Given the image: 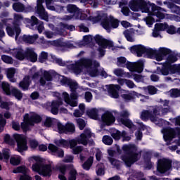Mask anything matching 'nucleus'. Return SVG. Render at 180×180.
<instances>
[{
  "mask_svg": "<svg viewBox=\"0 0 180 180\" xmlns=\"http://www.w3.org/2000/svg\"><path fill=\"white\" fill-rule=\"evenodd\" d=\"M119 20L112 16L110 18L106 16L101 20V26L108 33H110L112 29H117L119 27Z\"/></svg>",
  "mask_w": 180,
  "mask_h": 180,
  "instance_id": "nucleus-2",
  "label": "nucleus"
},
{
  "mask_svg": "<svg viewBox=\"0 0 180 180\" xmlns=\"http://www.w3.org/2000/svg\"><path fill=\"white\" fill-rule=\"evenodd\" d=\"M143 91L145 92H148L149 95H155V94H157L158 91V89L155 88L154 86L149 85L143 87Z\"/></svg>",
  "mask_w": 180,
  "mask_h": 180,
  "instance_id": "nucleus-42",
  "label": "nucleus"
},
{
  "mask_svg": "<svg viewBox=\"0 0 180 180\" xmlns=\"http://www.w3.org/2000/svg\"><path fill=\"white\" fill-rule=\"evenodd\" d=\"M91 137H92L91 130L85 129L84 130V133L80 134V138L77 139L78 144H82L83 146H88V143H89V144H92L94 143V140L89 141Z\"/></svg>",
  "mask_w": 180,
  "mask_h": 180,
  "instance_id": "nucleus-8",
  "label": "nucleus"
},
{
  "mask_svg": "<svg viewBox=\"0 0 180 180\" xmlns=\"http://www.w3.org/2000/svg\"><path fill=\"white\" fill-rule=\"evenodd\" d=\"M19 30L20 31H18V30H16V27H15V25L7 26L6 27V33L8 36H10V37H13V36H15V40H18V39L22 32V30L20 28H19Z\"/></svg>",
  "mask_w": 180,
  "mask_h": 180,
  "instance_id": "nucleus-15",
  "label": "nucleus"
},
{
  "mask_svg": "<svg viewBox=\"0 0 180 180\" xmlns=\"http://www.w3.org/2000/svg\"><path fill=\"white\" fill-rule=\"evenodd\" d=\"M53 174V167L51 164H44L42 165V167L41 172H39V175L42 176H51Z\"/></svg>",
  "mask_w": 180,
  "mask_h": 180,
  "instance_id": "nucleus-16",
  "label": "nucleus"
},
{
  "mask_svg": "<svg viewBox=\"0 0 180 180\" xmlns=\"http://www.w3.org/2000/svg\"><path fill=\"white\" fill-rule=\"evenodd\" d=\"M25 58L31 63H36L37 61V53L32 49L27 48L25 51Z\"/></svg>",
  "mask_w": 180,
  "mask_h": 180,
  "instance_id": "nucleus-18",
  "label": "nucleus"
},
{
  "mask_svg": "<svg viewBox=\"0 0 180 180\" xmlns=\"http://www.w3.org/2000/svg\"><path fill=\"white\" fill-rule=\"evenodd\" d=\"M66 8L68 13H71L73 15L79 14V8L74 4H68Z\"/></svg>",
  "mask_w": 180,
  "mask_h": 180,
  "instance_id": "nucleus-32",
  "label": "nucleus"
},
{
  "mask_svg": "<svg viewBox=\"0 0 180 180\" xmlns=\"http://www.w3.org/2000/svg\"><path fill=\"white\" fill-rule=\"evenodd\" d=\"M166 32L168 34H176V27L174 25H168V27L166 29Z\"/></svg>",
  "mask_w": 180,
  "mask_h": 180,
  "instance_id": "nucleus-63",
  "label": "nucleus"
},
{
  "mask_svg": "<svg viewBox=\"0 0 180 180\" xmlns=\"http://www.w3.org/2000/svg\"><path fill=\"white\" fill-rule=\"evenodd\" d=\"M48 58H49V53L42 51L39 54L38 60H39V63H43L46 62V60H47Z\"/></svg>",
  "mask_w": 180,
  "mask_h": 180,
  "instance_id": "nucleus-50",
  "label": "nucleus"
},
{
  "mask_svg": "<svg viewBox=\"0 0 180 180\" xmlns=\"http://www.w3.org/2000/svg\"><path fill=\"white\" fill-rule=\"evenodd\" d=\"M123 34L127 39V41H129L130 43H133L134 41V39L131 36V32H130L129 30L124 31Z\"/></svg>",
  "mask_w": 180,
  "mask_h": 180,
  "instance_id": "nucleus-51",
  "label": "nucleus"
},
{
  "mask_svg": "<svg viewBox=\"0 0 180 180\" xmlns=\"http://www.w3.org/2000/svg\"><path fill=\"white\" fill-rule=\"evenodd\" d=\"M43 118L39 114H34L30 117V125L34 126V124L41 123Z\"/></svg>",
  "mask_w": 180,
  "mask_h": 180,
  "instance_id": "nucleus-27",
  "label": "nucleus"
},
{
  "mask_svg": "<svg viewBox=\"0 0 180 180\" xmlns=\"http://www.w3.org/2000/svg\"><path fill=\"white\" fill-rule=\"evenodd\" d=\"M157 53V49H153L152 48H145V54L148 56V58H153V57L155 56V53Z\"/></svg>",
  "mask_w": 180,
  "mask_h": 180,
  "instance_id": "nucleus-44",
  "label": "nucleus"
},
{
  "mask_svg": "<svg viewBox=\"0 0 180 180\" xmlns=\"http://www.w3.org/2000/svg\"><path fill=\"white\" fill-rule=\"evenodd\" d=\"M130 51L133 54H136L137 57H143V54H146V46L139 44L131 46Z\"/></svg>",
  "mask_w": 180,
  "mask_h": 180,
  "instance_id": "nucleus-13",
  "label": "nucleus"
},
{
  "mask_svg": "<svg viewBox=\"0 0 180 180\" xmlns=\"http://www.w3.org/2000/svg\"><path fill=\"white\" fill-rule=\"evenodd\" d=\"M79 63L82 65V68H85L86 70L92 68V65H94V61H92V59L89 58H82Z\"/></svg>",
  "mask_w": 180,
  "mask_h": 180,
  "instance_id": "nucleus-22",
  "label": "nucleus"
},
{
  "mask_svg": "<svg viewBox=\"0 0 180 180\" xmlns=\"http://www.w3.org/2000/svg\"><path fill=\"white\" fill-rule=\"evenodd\" d=\"M169 72L170 74H172V65H169V64L164 62L162 63V68L158 66L157 69L153 72V74H157L158 75H164L165 77H167V75H169Z\"/></svg>",
  "mask_w": 180,
  "mask_h": 180,
  "instance_id": "nucleus-9",
  "label": "nucleus"
},
{
  "mask_svg": "<svg viewBox=\"0 0 180 180\" xmlns=\"http://www.w3.org/2000/svg\"><path fill=\"white\" fill-rule=\"evenodd\" d=\"M89 75L93 78H94L95 77H98V75H99V70H98V68H96L93 69L90 68V70H89Z\"/></svg>",
  "mask_w": 180,
  "mask_h": 180,
  "instance_id": "nucleus-60",
  "label": "nucleus"
},
{
  "mask_svg": "<svg viewBox=\"0 0 180 180\" xmlns=\"http://www.w3.org/2000/svg\"><path fill=\"white\" fill-rule=\"evenodd\" d=\"M165 141H172L174 139H176L178 136H180V127L172 128L167 127L163 128L162 130Z\"/></svg>",
  "mask_w": 180,
  "mask_h": 180,
  "instance_id": "nucleus-3",
  "label": "nucleus"
},
{
  "mask_svg": "<svg viewBox=\"0 0 180 180\" xmlns=\"http://www.w3.org/2000/svg\"><path fill=\"white\" fill-rule=\"evenodd\" d=\"M60 82L63 85H68V86L70 87L71 92H75V91H77V82H72V79L63 77Z\"/></svg>",
  "mask_w": 180,
  "mask_h": 180,
  "instance_id": "nucleus-20",
  "label": "nucleus"
},
{
  "mask_svg": "<svg viewBox=\"0 0 180 180\" xmlns=\"http://www.w3.org/2000/svg\"><path fill=\"white\" fill-rule=\"evenodd\" d=\"M39 39V34H35L34 35H26L24 34L22 36V40L25 43H27L28 44H33L36 40Z\"/></svg>",
  "mask_w": 180,
  "mask_h": 180,
  "instance_id": "nucleus-23",
  "label": "nucleus"
},
{
  "mask_svg": "<svg viewBox=\"0 0 180 180\" xmlns=\"http://www.w3.org/2000/svg\"><path fill=\"white\" fill-rule=\"evenodd\" d=\"M20 162H22V158L20 156H11L10 158V164L13 165V167H18V165H20Z\"/></svg>",
  "mask_w": 180,
  "mask_h": 180,
  "instance_id": "nucleus-37",
  "label": "nucleus"
},
{
  "mask_svg": "<svg viewBox=\"0 0 180 180\" xmlns=\"http://www.w3.org/2000/svg\"><path fill=\"white\" fill-rule=\"evenodd\" d=\"M176 61H178V57L175 53H171L167 56L165 63L168 64L169 65H173L172 64H174V63H176Z\"/></svg>",
  "mask_w": 180,
  "mask_h": 180,
  "instance_id": "nucleus-33",
  "label": "nucleus"
},
{
  "mask_svg": "<svg viewBox=\"0 0 180 180\" xmlns=\"http://www.w3.org/2000/svg\"><path fill=\"white\" fill-rule=\"evenodd\" d=\"M101 119L103 123H105L107 126H110V124H112V123L116 122L115 115H113V113L110 111H105L104 114H103Z\"/></svg>",
  "mask_w": 180,
  "mask_h": 180,
  "instance_id": "nucleus-10",
  "label": "nucleus"
},
{
  "mask_svg": "<svg viewBox=\"0 0 180 180\" xmlns=\"http://www.w3.org/2000/svg\"><path fill=\"white\" fill-rule=\"evenodd\" d=\"M13 174H27V167L25 165L18 166L13 169Z\"/></svg>",
  "mask_w": 180,
  "mask_h": 180,
  "instance_id": "nucleus-36",
  "label": "nucleus"
},
{
  "mask_svg": "<svg viewBox=\"0 0 180 180\" xmlns=\"http://www.w3.org/2000/svg\"><path fill=\"white\" fill-rule=\"evenodd\" d=\"M117 120L119 123H121V124H123L124 126H125V127H127L128 129H131L133 126H134L133 122L129 118H118Z\"/></svg>",
  "mask_w": 180,
  "mask_h": 180,
  "instance_id": "nucleus-29",
  "label": "nucleus"
},
{
  "mask_svg": "<svg viewBox=\"0 0 180 180\" xmlns=\"http://www.w3.org/2000/svg\"><path fill=\"white\" fill-rule=\"evenodd\" d=\"M13 139L17 143V151L18 153H23V151H27V139L26 136L22 134H14Z\"/></svg>",
  "mask_w": 180,
  "mask_h": 180,
  "instance_id": "nucleus-6",
  "label": "nucleus"
},
{
  "mask_svg": "<svg viewBox=\"0 0 180 180\" xmlns=\"http://www.w3.org/2000/svg\"><path fill=\"white\" fill-rule=\"evenodd\" d=\"M48 150L51 152L52 155H56L58 158H63L64 157V150L59 149L58 147L53 143L49 145Z\"/></svg>",
  "mask_w": 180,
  "mask_h": 180,
  "instance_id": "nucleus-12",
  "label": "nucleus"
},
{
  "mask_svg": "<svg viewBox=\"0 0 180 180\" xmlns=\"http://www.w3.org/2000/svg\"><path fill=\"white\" fill-rule=\"evenodd\" d=\"M32 84V80H30V76L25 75L22 80L19 83V88H21L23 91H28L29 86Z\"/></svg>",
  "mask_w": 180,
  "mask_h": 180,
  "instance_id": "nucleus-19",
  "label": "nucleus"
},
{
  "mask_svg": "<svg viewBox=\"0 0 180 180\" xmlns=\"http://www.w3.org/2000/svg\"><path fill=\"white\" fill-rule=\"evenodd\" d=\"M135 149H136V146H134V145H131V146L124 145L122 146V150H123V151L125 152L126 155H127L128 154L131 153V151H133V150H135Z\"/></svg>",
  "mask_w": 180,
  "mask_h": 180,
  "instance_id": "nucleus-48",
  "label": "nucleus"
},
{
  "mask_svg": "<svg viewBox=\"0 0 180 180\" xmlns=\"http://www.w3.org/2000/svg\"><path fill=\"white\" fill-rule=\"evenodd\" d=\"M126 131H122V132L118 129H114L112 133L111 134V136L114 140H120L122 137L124 139V136H126Z\"/></svg>",
  "mask_w": 180,
  "mask_h": 180,
  "instance_id": "nucleus-28",
  "label": "nucleus"
},
{
  "mask_svg": "<svg viewBox=\"0 0 180 180\" xmlns=\"http://www.w3.org/2000/svg\"><path fill=\"white\" fill-rule=\"evenodd\" d=\"M155 28L157 29V30H159V32H165V30L168 29V23H156L155 25Z\"/></svg>",
  "mask_w": 180,
  "mask_h": 180,
  "instance_id": "nucleus-46",
  "label": "nucleus"
},
{
  "mask_svg": "<svg viewBox=\"0 0 180 180\" xmlns=\"http://www.w3.org/2000/svg\"><path fill=\"white\" fill-rule=\"evenodd\" d=\"M1 160H5L6 162H9L11 155L9 154V149H3V153H1Z\"/></svg>",
  "mask_w": 180,
  "mask_h": 180,
  "instance_id": "nucleus-47",
  "label": "nucleus"
},
{
  "mask_svg": "<svg viewBox=\"0 0 180 180\" xmlns=\"http://www.w3.org/2000/svg\"><path fill=\"white\" fill-rule=\"evenodd\" d=\"M54 143L58 147H64L65 148L69 147L68 141L65 139H61L60 140H56Z\"/></svg>",
  "mask_w": 180,
  "mask_h": 180,
  "instance_id": "nucleus-43",
  "label": "nucleus"
},
{
  "mask_svg": "<svg viewBox=\"0 0 180 180\" xmlns=\"http://www.w3.org/2000/svg\"><path fill=\"white\" fill-rule=\"evenodd\" d=\"M86 115L91 119H94V120H98V110L96 108H92L91 110L86 111Z\"/></svg>",
  "mask_w": 180,
  "mask_h": 180,
  "instance_id": "nucleus-39",
  "label": "nucleus"
},
{
  "mask_svg": "<svg viewBox=\"0 0 180 180\" xmlns=\"http://www.w3.org/2000/svg\"><path fill=\"white\" fill-rule=\"evenodd\" d=\"M159 51L163 55V57H167V56H169L172 51L168 48H160Z\"/></svg>",
  "mask_w": 180,
  "mask_h": 180,
  "instance_id": "nucleus-59",
  "label": "nucleus"
},
{
  "mask_svg": "<svg viewBox=\"0 0 180 180\" xmlns=\"http://www.w3.org/2000/svg\"><path fill=\"white\" fill-rule=\"evenodd\" d=\"M61 104V101H53L51 104V113L52 115H58V108Z\"/></svg>",
  "mask_w": 180,
  "mask_h": 180,
  "instance_id": "nucleus-26",
  "label": "nucleus"
},
{
  "mask_svg": "<svg viewBox=\"0 0 180 180\" xmlns=\"http://www.w3.org/2000/svg\"><path fill=\"white\" fill-rule=\"evenodd\" d=\"M161 109H162V106L155 105L152 108L150 111L151 112L152 115L157 117V116H160V113H161Z\"/></svg>",
  "mask_w": 180,
  "mask_h": 180,
  "instance_id": "nucleus-45",
  "label": "nucleus"
},
{
  "mask_svg": "<svg viewBox=\"0 0 180 180\" xmlns=\"http://www.w3.org/2000/svg\"><path fill=\"white\" fill-rule=\"evenodd\" d=\"M15 74H16V69L15 68H8L6 70V76L10 82H16V78H15Z\"/></svg>",
  "mask_w": 180,
  "mask_h": 180,
  "instance_id": "nucleus-24",
  "label": "nucleus"
},
{
  "mask_svg": "<svg viewBox=\"0 0 180 180\" xmlns=\"http://www.w3.org/2000/svg\"><path fill=\"white\" fill-rule=\"evenodd\" d=\"M172 74H179L180 75V64L172 65Z\"/></svg>",
  "mask_w": 180,
  "mask_h": 180,
  "instance_id": "nucleus-62",
  "label": "nucleus"
},
{
  "mask_svg": "<svg viewBox=\"0 0 180 180\" xmlns=\"http://www.w3.org/2000/svg\"><path fill=\"white\" fill-rule=\"evenodd\" d=\"M70 68L75 72V74H81L82 72V66L81 65V63L77 62L75 64H71L70 65Z\"/></svg>",
  "mask_w": 180,
  "mask_h": 180,
  "instance_id": "nucleus-30",
  "label": "nucleus"
},
{
  "mask_svg": "<svg viewBox=\"0 0 180 180\" xmlns=\"http://www.w3.org/2000/svg\"><path fill=\"white\" fill-rule=\"evenodd\" d=\"M77 172L75 169H72L69 172L68 180H77Z\"/></svg>",
  "mask_w": 180,
  "mask_h": 180,
  "instance_id": "nucleus-56",
  "label": "nucleus"
},
{
  "mask_svg": "<svg viewBox=\"0 0 180 180\" xmlns=\"http://www.w3.org/2000/svg\"><path fill=\"white\" fill-rule=\"evenodd\" d=\"M102 141L105 146H112V144H113V139L108 135L103 136Z\"/></svg>",
  "mask_w": 180,
  "mask_h": 180,
  "instance_id": "nucleus-49",
  "label": "nucleus"
},
{
  "mask_svg": "<svg viewBox=\"0 0 180 180\" xmlns=\"http://www.w3.org/2000/svg\"><path fill=\"white\" fill-rule=\"evenodd\" d=\"M37 11L39 16L47 18V15H46V9H44V7L43 6H37Z\"/></svg>",
  "mask_w": 180,
  "mask_h": 180,
  "instance_id": "nucleus-57",
  "label": "nucleus"
},
{
  "mask_svg": "<svg viewBox=\"0 0 180 180\" xmlns=\"http://www.w3.org/2000/svg\"><path fill=\"white\" fill-rule=\"evenodd\" d=\"M129 6L133 12H139L140 10L143 13H150L151 4L146 0H131Z\"/></svg>",
  "mask_w": 180,
  "mask_h": 180,
  "instance_id": "nucleus-1",
  "label": "nucleus"
},
{
  "mask_svg": "<svg viewBox=\"0 0 180 180\" xmlns=\"http://www.w3.org/2000/svg\"><path fill=\"white\" fill-rule=\"evenodd\" d=\"M40 20L36 18V16L32 15L31 17V20H30V26L31 29H34V26H37L40 23Z\"/></svg>",
  "mask_w": 180,
  "mask_h": 180,
  "instance_id": "nucleus-55",
  "label": "nucleus"
},
{
  "mask_svg": "<svg viewBox=\"0 0 180 180\" xmlns=\"http://www.w3.org/2000/svg\"><path fill=\"white\" fill-rule=\"evenodd\" d=\"M57 127L59 134H65V125L63 124L61 122H58Z\"/></svg>",
  "mask_w": 180,
  "mask_h": 180,
  "instance_id": "nucleus-61",
  "label": "nucleus"
},
{
  "mask_svg": "<svg viewBox=\"0 0 180 180\" xmlns=\"http://www.w3.org/2000/svg\"><path fill=\"white\" fill-rule=\"evenodd\" d=\"M23 20V16L20 14L14 15V19L13 21V26H15L17 32H19L20 29V25H22V21Z\"/></svg>",
  "mask_w": 180,
  "mask_h": 180,
  "instance_id": "nucleus-21",
  "label": "nucleus"
},
{
  "mask_svg": "<svg viewBox=\"0 0 180 180\" xmlns=\"http://www.w3.org/2000/svg\"><path fill=\"white\" fill-rule=\"evenodd\" d=\"M65 134H68V133H75V125L73 123L68 122L65 125Z\"/></svg>",
  "mask_w": 180,
  "mask_h": 180,
  "instance_id": "nucleus-40",
  "label": "nucleus"
},
{
  "mask_svg": "<svg viewBox=\"0 0 180 180\" xmlns=\"http://www.w3.org/2000/svg\"><path fill=\"white\" fill-rule=\"evenodd\" d=\"M11 95L15 96V99H18V101H22V98H23V94L16 87H11Z\"/></svg>",
  "mask_w": 180,
  "mask_h": 180,
  "instance_id": "nucleus-31",
  "label": "nucleus"
},
{
  "mask_svg": "<svg viewBox=\"0 0 180 180\" xmlns=\"http://www.w3.org/2000/svg\"><path fill=\"white\" fill-rule=\"evenodd\" d=\"M144 70V63L143 61H139L135 63L133 72H138V74H141Z\"/></svg>",
  "mask_w": 180,
  "mask_h": 180,
  "instance_id": "nucleus-38",
  "label": "nucleus"
},
{
  "mask_svg": "<svg viewBox=\"0 0 180 180\" xmlns=\"http://www.w3.org/2000/svg\"><path fill=\"white\" fill-rule=\"evenodd\" d=\"M170 95L172 98H179L180 96V89H172L171 90Z\"/></svg>",
  "mask_w": 180,
  "mask_h": 180,
  "instance_id": "nucleus-64",
  "label": "nucleus"
},
{
  "mask_svg": "<svg viewBox=\"0 0 180 180\" xmlns=\"http://www.w3.org/2000/svg\"><path fill=\"white\" fill-rule=\"evenodd\" d=\"M12 8L15 12H25V4L20 1L13 3Z\"/></svg>",
  "mask_w": 180,
  "mask_h": 180,
  "instance_id": "nucleus-34",
  "label": "nucleus"
},
{
  "mask_svg": "<svg viewBox=\"0 0 180 180\" xmlns=\"http://www.w3.org/2000/svg\"><path fill=\"white\" fill-rule=\"evenodd\" d=\"M141 119L142 120H148V119H150V122H153V123H157V117H155L150 110L142 111Z\"/></svg>",
  "mask_w": 180,
  "mask_h": 180,
  "instance_id": "nucleus-17",
  "label": "nucleus"
},
{
  "mask_svg": "<svg viewBox=\"0 0 180 180\" xmlns=\"http://www.w3.org/2000/svg\"><path fill=\"white\" fill-rule=\"evenodd\" d=\"M108 160L111 164V165H114L117 169L120 168V161L116 160L115 158H108Z\"/></svg>",
  "mask_w": 180,
  "mask_h": 180,
  "instance_id": "nucleus-54",
  "label": "nucleus"
},
{
  "mask_svg": "<svg viewBox=\"0 0 180 180\" xmlns=\"http://www.w3.org/2000/svg\"><path fill=\"white\" fill-rule=\"evenodd\" d=\"M4 142L6 144H9L10 146H13L15 144V139L11 137V135L6 134L4 136Z\"/></svg>",
  "mask_w": 180,
  "mask_h": 180,
  "instance_id": "nucleus-53",
  "label": "nucleus"
},
{
  "mask_svg": "<svg viewBox=\"0 0 180 180\" xmlns=\"http://www.w3.org/2000/svg\"><path fill=\"white\" fill-rule=\"evenodd\" d=\"M9 52L20 61H23V60L26 58V51H23L22 49H10Z\"/></svg>",
  "mask_w": 180,
  "mask_h": 180,
  "instance_id": "nucleus-14",
  "label": "nucleus"
},
{
  "mask_svg": "<svg viewBox=\"0 0 180 180\" xmlns=\"http://www.w3.org/2000/svg\"><path fill=\"white\" fill-rule=\"evenodd\" d=\"M96 172L98 176L105 175V165L103 163L98 164L96 166Z\"/></svg>",
  "mask_w": 180,
  "mask_h": 180,
  "instance_id": "nucleus-41",
  "label": "nucleus"
},
{
  "mask_svg": "<svg viewBox=\"0 0 180 180\" xmlns=\"http://www.w3.org/2000/svg\"><path fill=\"white\" fill-rule=\"evenodd\" d=\"M172 167V160L169 159H160L158 162L156 175L160 174H165V172L169 171Z\"/></svg>",
  "mask_w": 180,
  "mask_h": 180,
  "instance_id": "nucleus-5",
  "label": "nucleus"
},
{
  "mask_svg": "<svg viewBox=\"0 0 180 180\" xmlns=\"http://www.w3.org/2000/svg\"><path fill=\"white\" fill-rule=\"evenodd\" d=\"M1 88L4 95H6L7 96H11L12 89L11 88V84H9L8 82H2L1 84Z\"/></svg>",
  "mask_w": 180,
  "mask_h": 180,
  "instance_id": "nucleus-25",
  "label": "nucleus"
},
{
  "mask_svg": "<svg viewBox=\"0 0 180 180\" xmlns=\"http://www.w3.org/2000/svg\"><path fill=\"white\" fill-rule=\"evenodd\" d=\"M137 148H135L134 150H131L127 155L122 156V160L124 162L125 165L130 168L134 162H137L140 160V154L137 152Z\"/></svg>",
  "mask_w": 180,
  "mask_h": 180,
  "instance_id": "nucleus-4",
  "label": "nucleus"
},
{
  "mask_svg": "<svg viewBox=\"0 0 180 180\" xmlns=\"http://www.w3.org/2000/svg\"><path fill=\"white\" fill-rule=\"evenodd\" d=\"M120 85L110 84L108 88V92L111 98L117 99L119 98V91H120Z\"/></svg>",
  "mask_w": 180,
  "mask_h": 180,
  "instance_id": "nucleus-11",
  "label": "nucleus"
},
{
  "mask_svg": "<svg viewBox=\"0 0 180 180\" xmlns=\"http://www.w3.org/2000/svg\"><path fill=\"white\" fill-rule=\"evenodd\" d=\"M1 60L4 61V63H6V64H13V58L11 56H8L6 55L1 56Z\"/></svg>",
  "mask_w": 180,
  "mask_h": 180,
  "instance_id": "nucleus-58",
  "label": "nucleus"
},
{
  "mask_svg": "<svg viewBox=\"0 0 180 180\" xmlns=\"http://www.w3.org/2000/svg\"><path fill=\"white\" fill-rule=\"evenodd\" d=\"M94 40L96 44H98L99 47H101L102 49H112L115 47L113 41L103 38V37H102L101 35L96 34L94 37Z\"/></svg>",
  "mask_w": 180,
  "mask_h": 180,
  "instance_id": "nucleus-7",
  "label": "nucleus"
},
{
  "mask_svg": "<svg viewBox=\"0 0 180 180\" xmlns=\"http://www.w3.org/2000/svg\"><path fill=\"white\" fill-rule=\"evenodd\" d=\"M94 164V156H90L86 161L84 162L82 165L83 169H85L86 171H89L91 169V167H92V165Z\"/></svg>",
  "mask_w": 180,
  "mask_h": 180,
  "instance_id": "nucleus-35",
  "label": "nucleus"
},
{
  "mask_svg": "<svg viewBox=\"0 0 180 180\" xmlns=\"http://www.w3.org/2000/svg\"><path fill=\"white\" fill-rule=\"evenodd\" d=\"M42 167L43 163H34L32 166V171H34V172H37L40 174Z\"/></svg>",
  "mask_w": 180,
  "mask_h": 180,
  "instance_id": "nucleus-52",
  "label": "nucleus"
}]
</instances>
